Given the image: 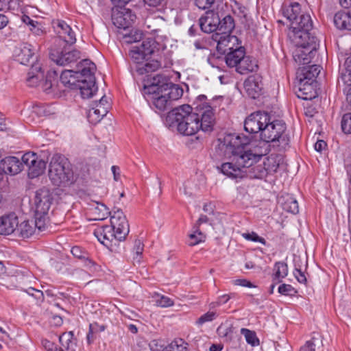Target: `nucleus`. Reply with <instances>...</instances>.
<instances>
[{
    "mask_svg": "<svg viewBox=\"0 0 351 351\" xmlns=\"http://www.w3.org/2000/svg\"><path fill=\"white\" fill-rule=\"evenodd\" d=\"M250 139L236 134H228L219 139L216 152L219 156L229 159L219 167L222 173L232 178L243 177V168L250 167L267 153L261 148L251 149Z\"/></svg>",
    "mask_w": 351,
    "mask_h": 351,
    "instance_id": "f257e3e1",
    "label": "nucleus"
},
{
    "mask_svg": "<svg viewBox=\"0 0 351 351\" xmlns=\"http://www.w3.org/2000/svg\"><path fill=\"white\" fill-rule=\"evenodd\" d=\"M206 97L199 95L194 102V109L189 105H182L171 110L167 118L177 125L178 131L186 136H191L198 131L211 132L215 118L213 108L206 102Z\"/></svg>",
    "mask_w": 351,
    "mask_h": 351,
    "instance_id": "f03ea898",
    "label": "nucleus"
},
{
    "mask_svg": "<svg viewBox=\"0 0 351 351\" xmlns=\"http://www.w3.org/2000/svg\"><path fill=\"white\" fill-rule=\"evenodd\" d=\"M145 93L148 100L160 111L170 108L172 101L178 100L183 94L178 85L173 84L167 76L158 74L154 76L150 85L145 86Z\"/></svg>",
    "mask_w": 351,
    "mask_h": 351,
    "instance_id": "7ed1b4c3",
    "label": "nucleus"
},
{
    "mask_svg": "<svg viewBox=\"0 0 351 351\" xmlns=\"http://www.w3.org/2000/svg\"><path fill=\"white\" fill-rule=\"evenodd\" d=\"M95 64L88 59L77 66V71L65 70L60 75V81L65 86L78 88L83 98L91 97L97 90L95 85Z\"/></svg>",
    "mask_w": 351,
    "mask_h": 351,
    "instance_id": "20e7f679",
    "label": "nucleus"
},
{
    "mask_svg": "<svg viewBox=\"0 0 351 351\" xmlns=\"http://www.w3.org/2000/svg\"><path fill=\"white\" fill-rule=\"evenodd\" d=\"M110 226H104L97 228L95 236L99 241L112 251L121 241L125 240L130 232L129 223L121 209L113 212L110 218Z\"/></svg>",
    "mask_w": 351,
    "mask_h": 351,
    "instance_id": "39448f33",
    "label": "nucleus"
},
{
    "mask_svg": "<svg viewBox=\"0 0 351 351\" xmlns=\"http://www.w3.org/2000/svg\"><path fill=\"white\" fill-rule=\"evenodd\" d=\"M261 138L265 143H272L274 145L285 149L289 143V137L286 133V124L282 120L271 121L269 116V121L264 125Z\"/></svg>",
    "mask_w": 351,
    "mask_h": 351,
    "instance_id": "423d86ee",
    "label": "nucleus"
},
{
    "mask_svg": "<svg viewBox=\"0 0 351 351\" xmlns=\"http://www.w3.org/2000/svg\"><path fill=\"white\" fill-rule=\"evenodd\" d=\"M49 177L56 186H62L72 182L73 172L69 162L64 156L54 155L49 163Z\"/></svg>",
    "mask_w": 351,
    "mask_h": 351,
    "instance_id": "0eeeda50",
    "label": "nucleus"
},
{
    "mask_svg": "<svg viewBox=\"0 0 351 351\" xmlns=\"http://www.w3.org/2000/svg\"><path fill=\"white\" fill-rule=\"evenodd\" d=\"M156 49L155 42L152 39L143 40L140 45L132 47L129 56L138 65L148 60Z\"/></svg>",
    "mask_w": 351,
    "mask_h": 351,
    "instance_id": "6e6552de",
    "label": "nucleus"
},
{
    "mask_svg": "<svg viewBox=\"0 0 351 351\" xmlns=\"http://www.w3.org/2000/svg\"><path fill=\"white\" fill-rule=\"evenodd\" d=\"M320 71V66L316 64L304 67L302 70V73L300 75L299 90L304 95H306V96L302 97L304 99H308V93L305 90L312 88L315 79L318 76ZM311 97L312 96L311 95L309 99H311Z\"/></svg>",
    "mask_w": 351,
    "mask_h": 351,
    "instance_id": "1a4fd4ad",
    "label": "nucleus"
},
{
    "mask_svg": "<svg viewBox=\"0 0 351 351\" xmlns=\"http://www.w3.org/2000/svg\"><path fill=\"white\" fill-rule=\"evenodd\" d=\"M112 21L115 27L125 29L135 21L136 16L130 10L125 8H114L112 10Z\"/></svg>",
    "mask_w": 351,
    "mask_h": 351,
    "instance_id": "9d476101",
    "label": "nucleus"
},
{
    "mask_svg": "<svg viewBox=\"0 0 351 351\" xmlns=\"http://www.w3.org/2000/svg\"><path fill=\"white\" fill-rule=\"evenodd\" d=\"M269 114L267 112H256L248 116L244 123L246 132L251 134L262 133L264 125L269 121Z\"/></svg>",
    "mask_w": 351,
    "mask_h": 351,
    "instance_id": "9b49d317",
    "label": "nucleus"
},
{
    "mask_svg": "<svg viewBox=\"0 0 351 351\" xmlns=\"http://www.w3.org/2000/svg\"><path fill=\"white\" fill-rule=\"evenodd\" d=\"M52 193L47 188H42L36 192L34 203L35 212L38 214H48L52 204Z\"/></svg>",
    "mask_w": 351,
    "mask_h": 351,
    "instance_id": "f8f14e48",
    "label": "nucleus"
},
{
    "mask_svg": "<svg viewBox=\"0 0 351 351\" xmlns=\"http://www.w3.org/2000/svg\"><path fill=\"white\" fill-rule=\"evenodd\" d=\"M50 58L58 65L65 66L75 62L80 58V52L76 49H64L61 51H52Z\"/></svg>",
    "mask_w": 351,
    "mask_h": 351,
    "instance_id": "ddd939ff",
    "label": "nucleus"
},
{
    "mask_svg": "<svg viewBox=\"0 0 351 351\" xmlns=\"http://www.w3.org/2000/svg\"><path fill=\"white\" fill-rule=\"evenodd\" d=\"M213 36L217 43V49L220 53L226 54V53L234 50L236 46H239V39L235 36L230 34H214Z\"/></svg>",
    "mask_w": 351,
    "mask_h": 351,
    "instance_id": "4468645a",
    "label": "nucleus"
},
{
    "mask_svg": "<svg viewBox=\"0 0 351 351\" xmlns=\"http://www.w3.org/2000/svg\"><path fill=\"white\" fill-rule=\"evenodd\" d=\"M219 23V16L213 10L206 12L205 14L199 19L201 29L206 33L217 32Z\"/></svg>",
    "mask_w": 351,
    "mask_h": 351,
    "instance_id": "2eb2a0df",
    "label": "nucleus"
},
{
    "mask_svg": "<svg viewBox=\"0 0 351 351\" xmlns=\"http://www.w3.org/2000/svg\"><path fill=\"white\" fill-rule=\"evenodd\" d=\"M244 88L249 97H258L263 89L262 77L258 75L249 76L244 82Z\"/></svg>",
    "mask_w": 351,
    "mask_h": 351,
    "instance_id": "dca6fc26",
    "label": "nucleus"
},
{
    "mask_svg": "<svg viewBox=\"0 0 351 351\" xmlns=\"http://www.w3.org/2000/svg\"><path fill=\"white\" fill-rule=\"evenodd\" d=\"M56 32L66 43L73 45L76 42L75 33L65 21L58 20L53 23Z\"/></svg>",
    "mask_w": 351,
    "mask_h": 351,
    "instance_id": "f3484780",
    "label": "nucleus"
},
{
    "mask_svg": "<svg viewBox=\"0 0 351 351\" xmlns=\"http://www.w3.org/2000/svg\"><path fill=\"white\" fill-rule=\"evenodd\" d=\"M36 48L31 44L25 43L16 47L14 55L16 60L21 64H27L35 54Z\"/></svg>",
    "mask_w": 351,
    "mask_h": 351,
    "instance_id": "a211bd4d",
    "label": "nucleus"
},
{
    "mask_svg": "<svg viewBox=\"0 0 351 351\" xmlns=\"http://www.w3.org/2000/svg\"><path fill=\"white\" fill-rule=\"evenodd\" d=\"M292 38L296 45L306 46L315 51L319 47L317 38L311 35L310 31L298 32V33H295V36H292Z\"/></svg>",
    "mask_w": 351,
    "mask_h": 351,
    "instance_id": "6ab92c4d",
    "label": "nucleus"
},
{
    "mask_svg": "<svg viewBox=\"0 0 351 351\" xmlns=\"http://www.w3.org/2000/svg\"><path fill=\"white\" fill-rule=\"evenodd\" d=\"M0 169L5 173L15 175L23 169V163L15 156H8L0 162Z\"/></svg>",
    "mask_w": 351,
    "mask_h": 351,
    "instance_id": "aec40b11",
    "label": "nucleus"
},
{
    "mask_svg": "<svg viewBox=\"0 0 351 351\" xmlns=\"http://www.w3.org/2000/svg\"><path fill=\"white\" fill-rule=\"evenodd\" d=\"M298 48L293 53L295 61L300 64L306 65L311 62L317 51L313 50L306 46L297 45Z\"/></svg>",
    "mask_w": 351,
    "mask_h": 351,
    "instance_id": "412c9836",
    "label": "nucleus"
},
{
    "mask_svg": "<svg viewBox=\"0 0 351 351\" xmlns=\"http://www.w3.org/2000/svg\"><path fill=\"white\" fill-rule=\"evenodd\" d=\"M313 28V22L308 14L302 13L299 18L291 23L293 36L295 33L311 31Z\"/></svg>",
    "mask_w": 351,
    "mask_h": 351,
    "instance_id": "4be33fe9",
    "label": "nucleus"
},
{
    "mask_svg": "<svg viewBox=\"0 0 351 351\" xmlns=\"http://www.w3.org/2000/svg\"><path fill=\"white\" fill-rule=\"evenodd\" d=\"M19 225L18 217L9 215L0 217V234H10L16 231Z\"/></svg>",
    "mask_w": 351,
    "mask_h": 351,
    "instance_id": "5701e85b",
    "label": "nucleus"
},
{
    "mask_svg": "<svg viewBox=\"0 0 351 351\" xmlns=\"http://www.w3.org/2000/svg\"><path fill=\"white\" fill-rule=\"evenodd\" d=\"M333 21L339 29L351 31V12L339 11L335 14Z\"/></svg>",
    "mask_w": 351,
    "mask_h": 351,
    "instance_id": "b1692460",
    "label": "nucleus"
},
{
    "mask_svg": "<svg viewBox=\"0 0 351 351\" xmlns=\"http://www.w3.org/2000/svg\"><path fill=\"white\" fill-rule=\"evenodd\" d=\"M226 62L230 67H235L239 65L241 60L245 54V49L241 46H236L234 50L226 53Z\"/></svg>",
    "mask_w": 351,
    "mask_h": 351,
    "instance_id": "393cba45",
    "label": "nucleus"
},
{
    "mask_svg": "<svg viewBox=\"0 0 351 351\" xmlns=\"http://www.w3.org/2000/svg\"><path fill=\"white\" fill-rule=\"evenodd\" d=\"M16 232L19 237L23 239L30 238L37 234L34 221L29 220L19 223Z\"/></svg>",
    "mask_w": 351,
    "mask_h": 351,
    "instance_id": "a878e982",
    "label": "nucleus"
},
{
    "mask_svg": "<svg viewBox=\"0 0 351 351\" xmlns=\"http://www.w3.org/2000/svg\"><path fill=\"white\" fill-rule=\"evenodd\" d=\"M258 68L256 59L245 54L241 60L239 65L236 68V71L240 74H246L249 72H253Z\"/></svg>",
    "mask_w": 351,
    "mask_h": 351,
    "instance_id": "bb28decb",
    "label": "nucleus"
},
{
    "mask_svg": "<svg viewBox=\"0 0 351 351\" xmlns=\"http://www.w3.org/2000/svg\"><path fill=\"white\" fill-rule=\"evenodd\" d=\"M278 201L284 210L292 214H297L299 212L298 203L291 195H282Z\"/></svg>",
    "mask_w": 351,
    "mask_h": 351,
    "instance_id": "cd10ccee",
    "label": "nucleus"
},
{
    "mask_svg": "<svg viewBox=\"0 0 351 351\" xmlns=\"http://www.w3.org/2000/svg\"><path fill=\"white\" fill-rule=\"evenodd\" d=\"M44 78V73L42 71L41 66L39 63L32 65L30 71L28 73L27 82L28 86H36L38 82Z\"/></svg>",
    "mask_w": 351,
    "mask_h": 351,
    "instance_id": "c85d7f7f",
    "label": "nucleus"
},
{
    "mask_svg": "<svg viewBox=\"0 0 351 351\" xmlns=\"http://www.w3.org/2000/svg\"><path fill=\"white\" fill-rule=\"evenodd\" d=\"M90 213L93 217V220H104L106 219L110 214L108 208L106 205L101 203L96 202L89 209Z\"/></svg>",
    "mask_w": 351,
    "mask_h": 351,
    "instance_id": "c756f323",
    "label": "nucleus"
},
{
    "mask_svg": "<svg viewBox=\"0 0 351 351\" xmlns=\"http://www.w3.org/2000/svg\"><path fill=\"white\" fill-rule=\"evenodd\" d=\"M302 13L301 6L298 2L291 3L283 8V15L291 21V23L298 19Z\"/></svg>",
    "mask_w": 351,
    "mask_h": 351,
    "instance_id": "7c9ffc66",
    "label": "nucleus"
},
{
    "mask_svg": "<svg viewBox=\"0 0 351 351\" xmlns=\"http://www.w3.org/2000/svg\"><path fill=\"white\" fill-rule=\"evenodd\" d=\"M234 28L233 18L230 15H227L222 20L219 19L217 32L215 34H230Z\"/></svg>",
    "mask_w": 351,
    "mask_h": 351,
    "instance_id": "2f4dec72",
    "label": "nucleus"
},
{
    "mask_svg": "<svg viewBox=\"0 0 351 351\" xmlns=\"http://www.w3.org/2000/svg\"><path fill=\"white\" fill-rule=\"evenodd\" d=\"M59 341L61 345L60 348H63L64 351H75L76 343L73 339L72 331L64 332L59 337Z\"/></svg>",
    "mask_w": 351,
    "mask_h": 351,
    "instance_id": "473e14b6",
    "label": "nucleus"
},
{
    "mask_svg": "<svg viewBox=\"0 0 351 351\" xmlns=\"http://www.w3.org/2000/svg\"><path fill=\"white\" fill-rule=\"evenodd\" d=\"M322 346V337L319 333H313V337L300 348V351H317Z\"/></svg>",
    "mask_w": 351,
    "mask_h": 351,
    "instance_id": "72a5a7b5",
    "label": "nucleus"
},
{
    "mask_svg": "<svg viewBox=\"0 0 351 351\" xmlns=\"http://www.w3.org/2000/svg\"><path fill=\"white\" fill-rule=\"evenodd\" d=\"M145 61L146 62L145 64L141 63L136 67V71L140 75H143L145 73L156 71L161 67V64L158 60H152L149 61L148 60Z\"/></svg>",
    "mask_w": 351,
    "mask_h": 351,
    "instance_id": "f704fd0d",
    "label": "nucleus"
},
{
    "mask_svg": "<svg viewBox=\"0 0 351 351\" xmlns=\"http://www.w3.org/2000/svg\"><path fill=\"white\" fill-rule=\"evenodd\" d=\"M274 274L273 281L274 283H279L288 274V266L284 262H277L274 265Z\"/></svg>",
    "mask_w": 351,
    "mask_h": 351,
    "instance_id": "c9c22d12",
    "label": "nucleus"
},
{
    "mask_svg": "<svg viewBox=\"0 0 351 351\" xmlns=\"http://www.w3.org/2000/svg\"><path fill=\"white\" fill-rule=\"evenodd\" d=\"M266 163L263 165H258L252 167L248 172V176L253 179H263L267 177L268 170L265 167Z\"/></svg>",
    "mask_w": 351,
    "mask_h": 351,
    "instance_id": "e433bc0d",
    "label": "nucleus"
},
{
    "mask_svg": "<svg viewBox=\"0 0 351 351\" xmlns=\"http://www.w3.org/2000/svg\"><path fill=\"white\" fill-rule=\"evenodd\" d=\"M105 109H99L93 106L88 110L87 118L90 123L92 124H97L102 118L106 116Z\"/></svg>",
    "mask_w": 351,
    "mask_h": 351,
    "instance_id": "4c0bfd02",
    "label": "nucleus"
},
{
    "mask_svg": "<svg viewBox=\"0 0 351 351\" xmlns=\"http://www.w3.org/2000/svg\"><path fill=\"white\" fill-rule=\"evenodd\" d=\"M36 232L45 230L49 223L47 214H38L35 212V220L33 221Z\"/></svg>",
    "mask_w": 351,
    "mask_h": 351,
    "instance_id": "58836bf2",
    "label": "nucleus"
},
{
    "mask_svg": "<svg viewBox=\"0 0 351 351\" xmlns=\"http://www.w3.org/2000/svg\"><path fill=\"white\" fill-rule=\"evenodd\" d=\"M189 245L194 246L204 242L205 241L206 236L199 230V229L196 231V230L193 228L192 232L189 235Z\"/></svg>",
    "mask_w": 351,
    "mask_h": 351,
    "instance_id": "ea45409f",
    "label": "nucleus"
},
{
    "mask_svg": "<svg viewBox=\"0 0 351 351\" xmlns=\"http://www.w3.org/2000/svg\"><path fill=\"white\" fill-rule=\"evenodd\" d=\"M46 168V162L43 159H38L36 163L32 167L31 171L28 172V175L31 178L38 177L41 175Z\"/></svg>",
    "mask_w": 351,
    "mask_h": 351,
    "instance_id": "a19ab883",
    "label": "nucleus"
},
{
    "mask_svg": "<svg viewBox=\"0 0 351 351\" xmlns=\"http://www.w3.org/2000/svg\"><path fill=\"white\" fill-rule=\"evenodd\" d=\"M241 333L245 337L248 344H250L252 346H257L259 345V339L254 331L247 328H241Z\"/></svg>",
    "mask_w": 351,
    "mask_h": 351,
    "instance_id": "79ce46f5",
    "label": "nucleus"
},
{
    "mask_svg": "<svg viewBox=\"0 0 351 351\" xmlns=\"http://www.w3.org/2000/svg\"><path fill=\"white\" fill-rule=\"evenodd\" d=\"M144 250V244L140 239H136L133 247V259L134 263H140L141 261V255Z\"/></svg>",
    "mask_w": 351,
    "mask_h": 351,
    "instance_id": "37998d69",
    "label": "nucleus"
},
{
    "mask_svg": "<svg viewBox=\"0 0 351 351\" xmlns=\"http://www.w3.org/2000/svg\"><path fill=\"white\" fill-rule=\"evenodd\" d=\"M162 351H186V347L182 339H176L164 348Z\"/></svg>",
    "mask_w": 351,
    "mask_h": 351,
    "instance_id": "c03bdc74",
    "label": "nucleus"
},
{
    "mask_svg": "<svg viewBox=\"0 0 351 351\" xmlns=\"http://www.w3.org/2000/svg\"><path fill=\"white\" fill-rule=\"evenodd\" d=\"M234 295L235 293H230L225 294L218 297L216 301L212 302L209 304V309L214 310L216 308L220 306L221 304L227 303L230 300V299L234 298Z\"/></svg>",
    "mask_w": 351,
    "mask_h": 351,
    "instance_id": "a18cd8bd",
    "label": "nucleus"
},
{
    "mask_svg": "<svg viewBox=\"0 0 351 351\" xmlns=\"http://www.w3.org/2000/svg\"><path fill=\"white\" fill-rule=\"evenodd\" d=\"M217 316L218 314H217L215 311H214L213 310L209 311L205 314L200 316L196 321V324L198 325H202L206 322L214 320Z\"/></svg>",
    "mask_w": 351,
    "mask_h": 351,
    "instance_id": "49530a36",
    "label": "nucleus"
},
{
    "mask_svg": "<svg viewBox=\"0 0 351 351\" xmlns=\"http://www.w3.org/2000/svg\"><path fill=\"white\" fill-rule=\"evenodd\" d=\"M341 129L346 134H351V112L345 114L341 119Z\"/></svg>",
    "mask_w": 351,
    "mask_h": 351,
    "instance_id": "de8ad7c7",
    "label": "nucleus"
},
{
    "mask_svg": "<svg viewBox=\"0 0 351 351\" xmlns=\"http://www.w3.org/2000/svg\"><path fill=\"white\" fill-rule=\"evenodd\" d=\"M242 237L246 240L252 241L254 242H259L263 245H266V241L264 238L259 237L256 232H252L251 233H243Z\"/></svg>",
    "mask_w": 351,
    "mask_h": 351,
    "instance_id": "09e8293b",
    "label": "nucleus"
},
{
    "mask_svg": "<svg viewBox=\"0 0 351 351\" xmlns=\"http://www.w3.org/2000/svg\"><path fill=\"white\" fill-rule=\"evenodd\" d=\"M345 71L342 72L341 75V80L342 82L346 84L348 87H351V66L348 67V65H345Z\"/></svg>",
    "mask_w": 351,
    "mask_h": 351,
    "instance_id": "8fccbe9b",
    "label": "nucleus"
},
{
    "mask_svg": "<svg viewBox=\"0 0 351 351\" xmlns=\"http://www.w3.org/2000/svg\"><path fill=\"white\" fill-rule=\"evenodd\" d=\"M217 331L221 336L226 337L227 340L232 339L233 335L232 327H223L221 326L217 328Z\"/></svg>",
    "mask_w": 351,
    "mask_h": 351,
    "instance_id": "3c124183",
    "label": "nucleus"
},
{
    "mask_svg": "<svg viewBox=\"0 0 351 351\" xmlns=\"http://www.w3.org/2000/svg\"><path fill=\"white\" fill-rule=\"evenodd\" d=\"M98 332L97 323L94 322L89 325V331L87 334L86 339L89 344H90L95 340L94 334Z\"/></svg>",
    "mask_w": 351,
    "mask_h": 351,
    "instance_id": "603ef678",
    "label": "nucleus"
},
{
    "mask_svg": "<svg viewBox=\"0 0 351 351\" xmlns=\"http://www.w3.org/2000/svg\"><path fill=\"white\" fill-rule=\"evenodd\" d=\"M42 345L47 351H64L63 348H58L56 345L47 339H43Z\"/></svg>",
    "mask_w": 351,
    "mask_h": 351,
    "instance_id": "864d4df0",
    "label": "nucleus"
},
{
    "mask_svg": "<svg viewBox=\"0 0 351 351\" xmlns=\"http://www.w3.org/2000/svg\"><path fill=\"white\" fill-rule=\"evenodd\" d=\"M156 303L161 307H169L174 304L173 301L167 296L161 295L160 298L156 300Z\"/></svg>",
    "mask_w": 351,
    "mask_h": 351,
    "instance_id": "5fc2aeb1",
    "label": "nucleus"
},
{
    "mask_svg": "<svg viewBox=\"0 0 351 351\" xmlns=\"http://www.w3.org/2000/svg\"><path fill=\"white\" fill-rule=\"evenodd\" d=\"M195 4L199 9L206 10L212 7L215 3V0H194Z\"/></svg>",
    "mask_w": 351,
    "mask_h": 351,
    "instance_id": "6e6d98bb",
    "label": "nucleus"
},
{
    "mask_svg": "<svg viewBox=\"0 0 351 351\" xmlns=\"http://www.w3.org/2000/svg\"><path fill=\"white\" fill-rule=\"evenodd\" d=\"M278 292L280 294L289 295H292L293 293H295L294 288L292 287L290 285L282 284L278 287Z\"/></svg>",
    "mask_w": 351,
    "mask_h": 351,
    "instance_id": "4d7b16f0",
    "label": "nucleus"
},
{
    "mask_svg": "<svg viewBox=\"0 0 351 351\" xmlns=\"http://www.w3.org/2000/svg\"><path fill=\"white\" fill-rule=\"evenodd\" d=\"M84 266L90 270V272H95L99 270L100 267L97 263H95L91 259H89L88 257H86L84 259Z\"/></svg>",
    "mask_w": 351,
    "mask_h": 351,
    "instance_id": "13d9d810",
    "label": "nucleus"
},
{
    "mask_svg": "<svg viewBox=\"0 0 351 351\" xmlns=\"http://www.w3.org/2000/svg\"><path fill=\"white\" fill-rule=\"evenodd\" d=\"M37 155L34 152H27L22 156L23 166H27L31 161H36Z\"/></svg>",
    "mask_w": 351,
    "mask_h": 351,
    "instance_id": "bf43d9fd",
    "label": "nucleus"
},
{
    "mask_svg": "<svg viewBox=\"0 0 351 351\" xmlns=\"http://www.w3.org/2000/svg\"><path fill=\"white\" fill-rule=\"evenodd\" d=\"M71 252V254L77 258L84 259L86 257V253L83 252L82 250L78 246L72 247Z\"/></svg>",
    "mask_w": 351,
    "mask_h": 351,
    "instance_id": "052dcab7",
    "label": "nucleus"
},
{
    "mask_svg": "<svg viewBox=\"0 0 351 351\" xmlns=\"http://www.w3.org/2000/svg\"><path fill=\"white\" fill-rule=\"evenodd\" d=\"M14 0H0V11H8L12 9Z\"/></svg>",
    "mask_w": 351,
    "mask_h": 351,
    "instance_id": "680f3d73",
    "label": "nucleus"
},
{
    "mask_svg": "<svg viewBox=\"0 0 351 351\" xmlns=\"http://www.w3.org/2000/svg\"><path fill=\"white\" fill-rule=\"evenodd\" d=\"M293 274L299 282L304 284L306 282V278L301 269L295 268Z\"/></svg>",
    "mask_w": 351,
    "mask_h": 351,
    "instance_id": "e2e57ef3",
    "label": "nucleus"
},
{
    "mask_svg": "<svg viewBox=\"0 0 351 351\" xmlns=\"http://www.w3.org/2000/svg\"><path fill=\"white\" fill-rule=\"evenodd\" d=\"M234 284L237 285H240L242 287H246L249 288L255 287V286L251 282L248 281L246 279H237L235 280Z\"/></svg>",
    "mask_w": 351,
    "mask_h": 351,
    "instance_id": "0e129e2a",
    "label": "nucleus"
},
{
    "mask_svg": "<svg viewBox=\"0 0 351 351\" xmlns=\"http://www.w3.org/2000/svg\"><path fill=\"white\" fill-rule=\"evenodd\" d=\"M143 35L141 31L136 30L134 32V34L130 36V39L128 42H138L142 39Z\"/></svg>",
    "mask_w": 351,
    "mask_h": 351,
    "instance_id": "69168bd1",
    "label": "nucleus"
},
{
    "mask_svg": "<svg viewBox=\"0 0 351 351\" xmlns=\"http://www.w3.org/2000/svg\"><path fill=\"white\" fill-rule=\"evenodd\" d=\"M208 221V219L207 216L202 215L199 217V218L198 219V220L197 221V222L193 226V229H195L196 231H197L198 229H199V226L203 223H207Z\"/></svg>",
    "mask_w": 351,
    "mask_h": 351,
    "instance_id": "338daca9",
    "label": "nucleus"
},
{
    "mask_svg": "<svg viewBox=\"0 0 351 351\" xmlns=\"http://www.w3.org/2000/svg\"><path fill=\"white\" fill-rule=\"evenodd\" d=\"M326 143L324 141L319 140L315 143L314 148L317 152H321L326 148Z\"/></svg>",
    "mask_w": 351,
    "mask_h": 351,
    "instance_id": "774afa93",
    "label": "nucleus"
}]
</instances>
